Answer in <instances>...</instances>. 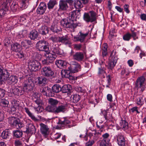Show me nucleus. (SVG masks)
Listing matches in <instances>:
<instances>
[{
  "instance_id": "1",
  "label": "nucleus",
  "mask_w": 146,
  "mask_h": 146,
  "mask_svg": "<svg viewBox=\"0 0 146 146\" xmlns=\"http://www.w3.org/2000/svg\"><path fill=\"white\" fill-rule=\"evenodd\" d=\"M145 77L141 76L138 77L135 83V88L137 90H140V92L142 93L145 89Z\"/></svg>"
},
{
  "instance_id": "2",
  "label": "nucleus",
  "mask_w": 146,
  "mask_h": 146,
  "mask_svg": "<svg viewBox=\"0 0 146 146\" xmlns=\"http://www.w3.org/2000/svg\"><path fill=\"white\" fill-rule=\"evenodd\" d=\"M61 25L64 27L69 28L74 31V29L79 26L78 24L74 23L70 19L68 20L66 19H63L60 22Z\"/></svg>"
},
{
  "instance_id": "3",
  "label": "nucleus",
  "mask_w": 146,
  "mask_h": 146,
  "mask_svg": "<svg viewBox=\"0 0 146 146\" xmlns=\"http://www.w3.org/2000/svg\"><path fill=\"white\" fill-rule=\"evenodd\" d=\"M73 3V1L72 0H60L58 10L60 11H66L69 8L68 3L70 5H72Z\"/></svg>"
},
{
  "instance_id": "4",
  "label": "nucleus",
  "mask_w": 146,
  "mask_h": 146,
  "mask_svg": "<svg viewBox=\"0 0 146 146\" xmlns=\"http://www.w3.org/2000/svg\"><path fill=\"white\" fill-rule=\"evenodd\" d=\"M8 122L10 125L15 126L17 129L21 128L24 126V124L20 122L19 118L14 117H10Z\"/></svg>"
},
{
  "instance_id": "5",
  "label": "nucleus",
  "mask_w": 146,
  "mask_h": 146,
  "mask_svg": "<svg viewBox=\"0 0 146 146\" xmlns=\"http://www.w3.org/2000/svg\"><path fill=\"white\" fill-rule=\"evenodd\" d=\"M12 1V0H5L1 6V9H0V18H2L7 12H9V7Z\"/></svg>"
},
{
  "instance_id": "6",
  "label": "nucleus",
  "mask_w": 146,
  "mask_h": 146,
  "mask_svg": "<svg viewBox=\"0 0 146 146\" xmlns=\"http://www.w3.org/2000/svg\"><path fill=\"white\" fill-rule=\"evenodd\" d=\"M117 59V56L115 52L112 51L109 59V62L108 65V68L112 69L115 66Z\"/></svg>"
},
{
  "instance_id": "7",
  "label": "nucleus",
  "mask_w": 146,
  "mask_h": 146,
  "mask_svg": "<svg viewBox=\"0 0 146 146\" xmlns=\"http://www.w3.org/2000/svg\"><path fill=\"white\" fill-rule=\"evenodd\" d=\"M36 47L40 51H44L45 52L49 50L48 43L46 41L41 40L36 44Z\"/></svg>"
},
{
  "instance_id": "8",
  "label": "nucleus",
  "mask_w": 146,
  "mask_h": 146,
  "mask_svg": "<svg viewBox=\"0 0 146 146\" xmlns=\"http://www.w3.org/2000/svg\"><path fill=\"white\" fill-rule=\"evenodd\" d=\"M96 13L95 12L90 11L88 13H84V19L87 22H92L96 20Z\"/></svg>"
},
{
  "instance_id": "9",
  "label": "nucleus",
  "mask_w": 146,
  "mask_h": 146,
  "mask_svg": "<svg viewBox=\"0 0 146 146\" xmlns=\"http://www.w3.org/2000/svg\"><path fill=\"white\" fill-rule=\"evenodd\" d=\"M28 66L32 71H36L41 68L40 63L37 60H31L28 62Z\"/></svg>"
},
{
  "instance_id": "10",
  "label": "nucleus",
  "mask_w": 146,
  "mask_h": 146,
  "mask_svg": "<svg viewBox=\"0 0 146 146\" xmlns=\"http://www.w3.org/2000/svg\"><path fill=\"white\" fill-rule=\"evenodd\" d=\"M90 30L88 29V31L85 34H83L81 32H79V35L78 36H74V40L75 41H80L81 42H83L85 37L88 35L90 36L91 35V33L92 29H90Z\"/></svg>"
},
{
  "instance_id": "11",
  "label": "nucleus",
  "mask_w": 146,
  "mask_h": 146,
  "mask_svg": "<svg viewBox=\"0 0 146 146\" xmlns=\"http://www.w3.org/2000/svg\"><path fill=\"white\" fill-rule=\"evenodd\" d=\"M27 123L26 132L27 133H33L36 132V129L35 126L33 123L32 121L30 119H27L26 121Z\"/></svg>"
},
{
  "instance_id": "12",
  "label": "nucleus",
  "mask_w": 146,
  "mask_h": 146,
  "mask_svg": "<svg viewBox=\"0 0 146 146\" xmlns=\"http://www.w3.org/2000/svg\"><path fill=\"white\" fill-rule=\"evenodd\" d=\"M42 74L46 77H51L54 74V72L49 67H45L41 69Z\"/></svg>"
},
{
  "instance_id": "13",
  "label": "nucleus",
  "mask_w": 146,
  "mask_h": 146,
  "mask_svg": "<svg viewBox=\"0 0 146 146\" xmlns=\"http://www.w3.org/2000/svg\"><path fill=\"white\" fill-rule=\"evenodd\" d=\"M40 132L45 137H46L50 132V129L47 125L41 123L40 125Z\"/></svg>"
},
{
  "instance_id": "14",
  "label": "nucleus",
  "mask_w": 146,
  "mask_h": 146,
  "mask_svg": "<svg viewBox=\"0 0 146 146\" xmlns=\"http://www.w3.org/2000/svg\"><path fill=\"white\" fill-rule=\"evenodd\" d=\"M34 86V84L33 82L31 80H28L25 82L23 88L24 91L26 92L32 90Z\"/></svg>"
},
{
  "instance_id": "15",
  "label": "nucleus",
  "mask_w": 146,
  "mask_h": 146,
  "mask_svg": "<svg viewBox=\"0 0 146 146\" xmlns=\"http://www.w3.org/2000/svg\"><path fill=\"white\" fill-rule=\"evenodd\" d=\"M80 14V12L79 10L74 11L70 13L69 14V19L73 22L74 21H76L77 18H79V14Z\"/></svg>"
},
{
  "instance_id": "16",
  "label": "nucleus",
  "mask_w": 146,
  "mask_h": 146,
  "mask_svg": "<svg viewBox=\"0 0 146 146\" xmlns=\"http://www.w3.org/2000/svg\"><path fill=\"white\" fill-rule=\"evenodd\" d=\"M45 56L46 57V60H50L51 61L49 62H51L53 61L56 58V55L54 53H53L51 51L49 52L47 50L46 52Z\"/></svg>"
},
{
  "instance_id": "17",
  "label": "nucleus",
  "mask_w": 146,
  "mask_h": 146,
  "mask_svg": "<svg viewBox=\"0 0 146 146\" xmlns=\"http://www.w3.org/2000/svg\"><path fill=\"white\" fill-rule=\"evenodd\" d=\"M61 74L62 77L68 78L69 79L72 80L74 79L69 70H62Z\"/></svg>"
},
{
  "instance_id": "18",
  "label": "nucleus",
  "mask_w": 146,
  "mask_h": 146,
  "mask_svg": "<svg viewBox=\"0 0 146 146\" xmlns=\"http://www.w3.org/2000/svg\"><path fill=\"white\" fill-rule=\"evenodd\" d=\"M75 64H72L68 68L70 72L73 73H75L78 71L80 69V65L78 63L75 62Z\"/></svg>"
},
{
  "instance_id": "19",
  "label": "nucleus",
  "mask_w": 146,
  "mask_h": 146,
  "mask_svg": "<svg viewBox=\"0 0 146 146\" xmlns=\"http://www.w3.org/2000/svg\"><path fill=\"white\" fill-rule=\"evenodd\" d=\"M117 143L119 146H125V141L124 136L121 134H119L116 136Z\"/></svg>"
},
{
  "instance_id": "20",
  "label": "nucleus",
  "mask_w": 146,
  "mask_h": 146,
  "mask_svg": "<svg viewBox=\"0 0 146 146\" xmlns=\"http://www.w3.org/2000/svg\"><path fill=\"white\" fill-rule=\"evenodd\" d=\"M46 5L44 3H41L37 9V13L42 15L43 14L46 9Z\"/></svg>"
},
{
  "instance_id": "21",
  "label": "nucleus",
  "mask_w": 146,
  "mask_h": 146,
  "mask_svg": "<svg viewBox=\"0 0 146 146\" xmlns=\"http://www.w3.org/2000/svg\"><path fill=\"white\" fill-rule=\"evenodd\" d=\"M69 38L67 35L59 37V42L63 43L66 45L71 44V42L69 41Z\"/></svg>"
},
{
  "instance_id": "22",
  "label": "nucleus",
  "mask_w": 146,
  "mask_h": 146,
  "mask_svg": "<svg viewBox=\"0 0 146 146\" xmlns=\"http://www.w3.org/2000/svg\"><path fill=\"white\" fill-rule=\"evenodd\" d=\"M73 57L74 60L80 61L83 60L84 56L83 53L80 52H77L73 54Z\"/></svg>"
},
{
  "instance_id": "23",
  "label": "nucleus",
  "mask_w": 146,
  "mask_h": 146,
  "mask_svg": "<svg viewBox=\"0 0 146 146\" xmlns=\"http://www.w3.org/2000/svg\"><path fill=\"white\" fill-rule=\"evenodd\" d=\"M17 81V78L14 76H11L7 80L8 84L9 85L16 84Z\"/></svg>"
},
{
  "instance_id": "24",
  "label": "nucleus",
  "mask_w": 146,
  "mask_h": 146,
  "mask_svg": "<svg viewBox=\"0 0 146 146\" xmlns=\"http://www.w3.org/2000/svg\"><path fill=\"white\" fill-rule=\"evenodd\" d=\"M51 51L56 55V54L61 55L62 53V50L60 49L58 45L57 46H56V45H54L52 46Z\"/></svg>"
},
{
  "instance_id": "25",
  "label": "nucleus",
  "mask_w": 146,
  "mask_h": 146,
  "mask_svg": "<svg viewBox=\"0 0 146 146\" xmlns=\"http://www.w3.org/2000/svg\"><path fill=\"white\" fill-rule=\"evenodd\" d=\"M28 17L27 15L25 14H24L20 16L17 19V23L23 24L26 22V20Z\"/></svg>"
},
{
  "instance_id": "26",
  "label": "nucleus",
  "mask_w": 146,
  "mask_h": 146,
  "mask_svg": "<svg viewBox=\"0 0 146 146\" xmlns=\"http://www.w3.org/2000/svg\"><path fill=\"white\" fill-rule=\"evenodd\" d=\"M24 109L26 113L32 119L35 121H38V119L35 117L33 113L30 111L28 108H25Z\"/></svg>"
},
{
  "instance_id": "27",
  "label": "nucleus",
  "mask_w": 146,
  "mask_h": 146,
  "mask_svg": "<svg viewBox=\"0 0 146 146\" xmlns=\"http://www.w3.org/2000/svg\"><path fill=\"white\" fill-rule=\"evenodd\" d=\"M120 127L123 130H127L128 128V124L125 121L121 120L120 122Z\"/></svg>"
},
{
  "instance_id": "28",
  "label": "nucleus",
  "mask_w": 146,
  "mask_h": 146,
  "mask_svg": "<svg viewBox=\"0 0 146 146\" xmlns=\"http://www.w3.org/2000/svg\"><path fill=\"white\" fill-rule=\"evenodd\" d=\"M38 34L37 31L35 30L32 31L29 34V37L31 39L34 40L38 37Z\"/></svg>"
},
{
  "instance_id": "29",
  "label": "nucleus",
  "mask_w": 146,
  "mask_h": 146,
  "mask_svg": "<svg viewBox=\"0 0 146 146\" xmlns=\"http://www.w3.org/2000/svg\"><path fill=\"white\" fill-rule=\"evenodd\" d=\"M136 102L138 105L142 106L144 103L143 96L142 95L138 96L137 97Z\"/></svg>"
},
{
  "instance_id": "30",
  "label": "nucleus",
  "mask_w": 146,
  "mask_h": 146,
  "mask_svg": "<svg viewBox=\"0 0 146 146\" xmlns=\"http://www.w3.org/2000/svg\"><path fill=\"white\" fill-rule=\"evenodd\" d=\"M29 0H22L20 3V7L24 9L26 8L29 4Z\"/></svg>"
},
{
  "instance_id": "31",
  "label": "nucleus",
  "mask_w": 146,
  "mask_h": 146,
  "mask_svg": "<svg viewBox=\"0 0 146 146\" xmlns=\"http://www.w3.org/2000/svg\"><path fill=\"white\" fill-rule=\"evenodd\" d=\"M71 89V86L69 84L64 85L61 88V90L64 93H68L69 92Z\"/></svg>"
},
{
  "instance_id": "32",
  "label": "nucleus",
  "mask_w": 146,
  "mask_h": 146,
  "mask_svg": "<svg viewBox=\"0 0 146 146\" xmlns=\"http://www.w3.org/2000/svg\"><path fill=\"white\" fill-rule=\"evenodd\" d=\"M129 69L127 67L123 68L122 69L121 74L122 76H127L130 73Z\"/></svg>"
},
{
  "instance_id": "33",
  "label": "nucleus",
  "mask_w": 146,
  "mask_h": 146,
  "mask_svg": "<svg viewBox=\"0 0 146 146\" xmlns=\"http://www.w3.org/2000/svg\"><path fill=\"white\" fill-rule=\"evenodd\" d=\"M55 64L59 68H61L66 65V62L63 60H57L55 61Z\"/></svg>"
},
{
  "instance_id": "34",
  "label": "nucleus",
  "mask_w": 146,
  "mask_h": 146,
  "mask_svg": "<svg viewBox=\"0 0 146 146\" xmlns=\"http://www.w3.org/2000/svg\"><path fill=\"white\" fill-rule=\"evenodd\" d=\"M66 110V107L64 105L59 106L55 109V113L60 112H64Z\"/></svg>"
},
{
  "instance_id": "35",
  "label": "nucleus",
  "mask_w": 146,
  "mask_h": 146,
  "mask_svg": "<svg viewBox=\"0 0 146 146\" xmlns=\"http://www.w3.org/2000/svg\"><path fill=\"white\" fill-rule=\"evenodd\" d=\"M40 34L42 35H45L48 33V29L47 27L45 26H42L39 30Z\"/></svg>"
},
{
  "instance_id": "36",
  "label": "nucleus",
  "mask_w": 146,
  "mask_h": 146,
  "mask_svg": "<svg viewBox=\"0 0 146 146\" xmlns=\"http://www.w3.org/2000/svg\"><path fill=\"white\" fill-rule=\"evenodd\" d=\"M21 48V46L17 43H15L11 45V49L13 51L17 52Z\"/></svg>"
},
{
  "instance_id": "37",
  "label": "nucleus",
  "mask_w": 146,
  "mask_h": 146,
  "mask_svg": "<svg viewBox=\"0 0 146 146\" xmlns=\"http://www.w3.org/2000/svg\"><path fill=\"white\" fill-rule=\"evenodd\" d=\"M13 136L17 138H19L22 137L23 135L22 131L19 130H15L13 131Z\"/></svg>"
},
{
  "instance_id": "38",
  "label": "nucleus",
  "mask_w": 146,
  "mask_h": 146,
  "mask_svg": "<svg viewBox=\"0 0 146 146\" xmlns=\"http://www.w3.org/2000/svg\"><path fill=\"white\" fill-rule=\"evenodd\" d=\"M71 100L74 103L78 102L80 99V97L79 95L78 94H74L71 96Z\"/></svg>"
},
{
  "instance_id": "39",
  "label": "nucleus",
  "mask_w": 146,
  "mask_h": 146,
  "mask_svg": "<svg viewBox=\"0 0 146 146\" xmlns=\"http://www.w3.org/2000/svg\"><path fill=\"white\" fill-rule=\"evenodd\" d=\"M6 77L5 73H4L2 69L0 68V84L5 80Z\"/></svg>"
},
{
  "instance_id": "40",
  "label": "nucleus",
  "mask_w": 146,
  "mask_h": 146,
  "mask_svg": "<svg viewBox=\"0 0 146 146\" xmlns=\"http://www.w3.org/2000/svg\"><path fill=\"white\" fill-rule=\"evenodd\" d=\"M74 6L76 9H79L83 7V5L80 0H76L74 2Z\"/></svg>"
},
{
  "instance_id": "41",
  "label": "nucleus",
  "mask_w": 146,
  "mask_h": 146,
  "mask_svg": "<svg viewBox=\"0 0 146 146\" xmlns=\"http://www.w3.org/2000/svg\"><path fill=\"white\" fill-rule=\"evenodd\" d=\"M52 90L53 92L57 93L61 90V88L59 85H54L52 87Z\"/></svg>"
},
{
  "instance_id": "42",
  "label": "nucleus",
  "mask_w": 146,
  "mask_h": 146,
  "mask_svg": "<svg viewBox=\"0 0 146 146\" xmlns=\"http://www.w3.org/2000/svg\"><path fill=\"white\" fill-rule=\"evenodd\" d=\"M50 30L53 32L57 33L60 31L59 27H58L56 25L53 24L52 25L50 28Z\"/></svg>"
},
{
  "instance_id": "43",
  "label": "nucleus",
  "mask_w": 146,
  "mask_h": 146,
  "mask_svg": "<svg viewBox=\"0 0 146 146\" xmlns=\"http://www.w3.org/2000/svg\"><path fill=\"white\" fill-rule=\"evenodd\" d=\"M70 121L67 118L64 117L59 120V123L61 125H66L70 123Z\"/></svg>"
},
{
  "instance_id": "44",
  "label": "nucleus",
  "mask_w": 146,
  "mask_h": 146,
  "mask_svg": "<svg viewBox=\"0 0 146 146\" xmlns=\"http://www.w3.org/2000/svg\"><path fill=\"white\" fill-rule=\"evenodd\" d=\"M26 31L25 30H23L19 32L17 35V37L19 38H23L26 36Z\"/></svg>"
},
{
  "instance_id": "45",
  "label": "nucleus",
  "mask_w": 146,
  "mask_h": 146,
  "mask_svg": "<svg viewBox=\"0 0 146 146\" xmlns=\"http://www.w3.org/2000/svg\"><path fill=\"white\" fill-rule=\"evenodd\" d=\"M56 4V1L55 0H50L47 4L48 8L49 9H52Z\"/></svg>"
},
{
  "instance_id": "46",
  "label": "nucleus",
  "mask_w": 146,
  "mask_h": 146,
  "mask_svg": "<svg viewBox=\"0 0 146 146\" xmlns=\"http://www.w3.org/2000/svg\"><path fill=\"white\" fill-rule=\"evenodd\" d=\"M38 80L39 84L43 86L46 83V79L44 77H38Z\"/></svg>"
},
{
  "instance_id": "47",
  "label": "nucleus",
  "mask_w": 146,
  "mask_h": 146,
  "mask_svg": "<svg viewBox=\"0 0 146 146\" xmlns=\"http://www.w3.org/2000/svg\"><path fill=\"white\" fill-rule=\"evenodd\" d=\"M18 1H13L11 7V9L13 11H16L18 7Z\"/></svg>"
},
{
  "instance_id": "48",
  "label": "nucleus",
  "mask_w": 146,
  "mask_h": 146,
  "mask_svg": "<svg viewBox=\"0 0 146 146\" xmlns=\"http://www.w3.org/2000/svg\"><path fill=\"white\" fill-rule=\"evenodd\" d=\"M40 91L44 93V95H46L47 94H49L50 92L51 91V89L50 88L48 87H45L44 88H42L40 89Z\"/></svg>"
},
{
  "instance_id": "49",
  "label": "nucleus",
  "mask_w": 146,
  "mask_h": 146,
  "mask_svg": "<svg viewBox=\"0 0 146 146\" xmlns=\"http://www.w3.org/2000/svg\"><path fill=\"white\" fill-rule=\"evenodd\" d=\"M48 103L52 106H55L58 104V101L56 100L50 98L48 100Z\"/></svg>"
},
{
  "instance_id": "50",
  "label": "nucleus",
  "mask_w": 146,
  "mask_h": 146,
  "mask_svg": "<svg viewBox=\"0 0 146 146\" xmlns=\"http://www.w3.org/2000/svg\"><path fill=\"white\" fill-rule=\"evenodd\" d=\"M10 132L8 130H6L3 131L2 133V137L3 139H6L10 135Z\"/></svg>"
},
{
  "instance_id": "51",
  "label": "nucleus",
  "mask_w": 146,
  "mask_h": 146,
  "mask_svg": "<svg viewBox=\"0 0 146 146\" xmlns=\"http://www.w3.org/2000/svg\"><path fill=\"white\" fill-rule=\"evenodd\" d=\"M45 109L48 111L55 113V108L52 106H47Z\"/></svg>"
},
{
  "instance_id": "52",
  "label": "nucleus",
  "mask_w": 146,
  "mask_h": 146,
  "mask_svg": "<svg viewBox=\"0 0 146 146\" xmlns=\"http://www.w3.org/2000/svg\"><path fill=\"white\" fill-rule=\"evenodd\" d=\"M131 36V34L127 33L123 36V39L125 40L128 41L130 39Z\"/></svg>"
},
{
  "instance_id": "53",
  "label": "nucleus",
  "mask_w": 146,
  "mask_h": 146,
  "mask_svg": "<svg viewBox=\"0 0 146 146\" xmlns=\"http://www.w3.org/2000/svg\"><path fill=\"white\" fill-rule=\"evenodd\" d=\"M108 143L106 142V139H103L100 141L99 146H107Z\"/></svg>"
},
{
  "instance_id": "54",
  "label": "nucleus",
  "mask_w": 146,
  "mask_h": 146,
  "mask_svg": "<svg viewBox=\"0 0 146 146\" xmlns=\"http://www.w3.org/2000/svg\"><path fill=\"white\" fill-rule=\"evenodd\" d=\"M35 109L36 111L37 112V113H41L43 110V107L40 106H38L37 107L35 108Z\"/></svg>"
},
{
  "instance_id": "55",
  "label": "nucleus",
  "mask_w": 146,
  "mask_h": 146,
  "mask_svg": "<svg viewBox=\"0 0 146 146\" xmlns=\"http://www.w3.org/2000/svg\"><path fill=\"white\" fill-rule=\"evenodd\" d=\"M1 103L3 106L6 107L8 106L9 103L8 101L5 99H3L1 100Z\"/></svg>"
},
{
  "instance_id": "56",
  "label": "nucleus",
  "mask_w": 146,
  "mask_h": 146,
  "mask_svg": "<svg viewBox=\"0 0 146 146\" xmlns=\"http://www.w3.org/2000/svg\"><path fill=\"white\" fill-rule=\"evenodd\" d=\"M105 71L102 69L100 68L99 71V74L100 75H101L104 78L105 77L104 74H105Z\"/></svg>"
},
{
  "instance_id": "57",
  "label": "nucleus",
  "mask_w": 146,
  "mask_h": 146,
  "mask_svg": "<svg viewBox=\"0 0 146 146\" xmlns=\"http://www.w3.org/2000/svg\"><path fill=\"white\" fill-rule=\"evenodd\" d=\"M15 146H23L22 142L18 140L15 141Z\"/></svg>"
},
{
  "instance_id": "58",
  "label": "nucleus",
  "mask_w": 146,
  "mask_h": 146,
  "mask_svg": "<svg viewBox=\"0 0 146 146\" xmlns=\"http://www.w3.org/2000/svg\"><path fill=\"white\" fill-rule=\"evenodd\" d=\"M5 95V92L4 90L0 88V98L3 97Z\"/></svg>"
},
{
  "instance_id": "59",
  "label": "nucleus",
  "mask_w": 146,
  "mask_h": 146,
  "mask_svg": "<svg viewBox=\"0 0 146 146\" xmlns=\"http://www.w3.org/2000/svg\"><path fill=\"white\" fill-rule=\"evenodd\" d=\"M50 39L53 42H56L58 41L59 42V37H58L56 36H54L51 37Z\"/></svg>"
},
{
  "instance_id": "60",
  "label": "nucleus",
  "mask_w": 146,
  "mask_h": 146,
  "mask_svg": "<svg viewBox=\"0 0 146 146\" xmlns=\"http://www.w3.org/2000/svg\"><path fill=\"white\" fill-rule=\"evenodd\" d=\"M94 140H89L86 143V146H91L94 143Z\"/></svg>"
},
{
  "instance_id": "61",
  "label": "nucleus",
  "mask_w": 146,
  "mask_h": 146,
  "mask_svg": "<svg viewBox=\"0 0 146 146\" xmlns=\"http://www.w3.org/2000/svg\"><path fill=\"white\" fill-rule=\"evenodd\" d=\"M17 55L18 56V57L20 58H21L24 57V53L22 51L18 52Z\"/></svg>"
},
{
  "instance_id": "62",
  "label": "nucleus",
  "mask_w": 146,
  "mask_h": 146,
  "mask_svg": "<svg viewBox=\"0 0 146 146\" xmlns=\"http://www.w3.org/2000/svg\"><path fill=\"white\" fill-rule=\"evenodd\" d=\"M129 5L127 4H125L124 6V8L125 12L127 13H129Z\"/></svg>"
},
{
  "instance_id": "63",
  "label": "nucleus",
  "mask_w": 146,
  "mask_h": 146,
  "mask_svg": "<svg viewBox=\"0 0 146 146\" xmlns=\"http://www.w3.org/2000/svg\"><path fill=\"white\" fill-rule=\"evenodd\" d=\"M61 135L60 133H57L54 135L53 137L56 139H58L60 137Z\"/></svg>"
},
{
  "instance_id": "64",
  "label": "nucleus",
  "mask_w": 146,
  "mask_h": 146,
  "mask_svg": "<svg viewBox=\"0 0 146 146\" xmlns=\"http://www.w3.org/2000/svg\"><path fill=\"white\" fill-rule=\"evenodd\" d=\"M74 48L77 50H79L81 48L82 46L81 44H74Z\"/></svg>"
}]
</instances>
